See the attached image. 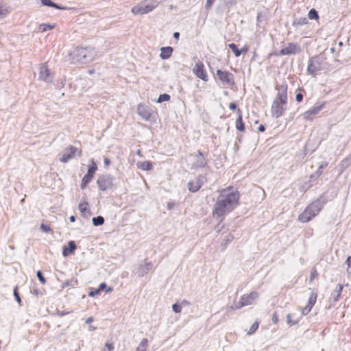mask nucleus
Instances as JSON below:
<instances>
[{
	"label": "nucleus",
	"mask_w": 351,
	"mask_h": 351,
	"mask_svg": "<svg viewBox=\"0 0 351 351\" xmlns=\"http://www.w3.org/2000/svg\"><path fill=\"white\" fill-rule=\"evenodd\" d=\"M240 193L228 186L219 191L214 204L212 215L214 218H223L233 211L239 204Z\"/></svg>",
	"instance_id": "f257e3e1"
},
{
	"label": "nucleus",
	"mask_w": 351,
	"mask_h": 351,
	"mask_svg": "<svg viewBox=\"0 0 351 351\" xmlns=\"http://www.w3.org/2000/svg\"><path fill=\"white\" fill-rule=\"evenodd\" d=\"M276 90L277 93L271 104V114L278 119L283 116L288 108V86L287 84L277 85Z\"/></svg>",
	"instance_id": "f03ea898"
},
{
	"label": "nucleus",
	"mask_w": 351,
	"mask_h": 351,
	"mask_svg": "<svg viewBox=\"0 0 351 351\" xmlns=\"http://www.w3.org/2000/svg\"><path fill=\"white\" fill-rule=\"evenodd\" d=\"M323 205L319 201H315L306 207L304 210L298 216V220L302 223L310 221L322 210Z\"/></svg>",
	"instance_id": "7ed1b4c3"
},
{
	"label": "nucleus",
	"mask_w": 351,
	"mask_h": 351,
	"mask_svg": "<svg viewBox=\"0 0 351 351\" xmlns=\"http://www.w3.org/2000/svg\"><path fill=\"white\" fill-rule=\"evenodd\" d=\"M156 7L154 3H150L148 0H145L133 7L131 11L134 15H143L152 12Z\"/></svg>",
	"instance_id": "20e7f679"
},
{
	"label": "nucleus",
	"mask_w": 351,
	"mask_h": 351,
	"mask_svg": "<svg viewBox=\"0 0 351 351\" xmlns=\"http://www.w3.org/2000/svg\"><path fill=\"white\" fill-rule=\"evenodd\" d=\"M258 297V293L256 291H252L250 293L245 294L242 295L235 306H231L232 309H238L241 308L243 306H248L254 304L255 300Z\"/></svg>",
	"instance_id": "39448f33"
},
{
	"label": "nucleus",
	"mask_w": 351,
	"mask_h": 351,
	"mask_svg": "<svg viewBox=\"0 0 351 351\" xmlns=\"http://www.w3.org/2000/svg\"><path fill=\"white\" fill-rule=\"evenodd\" d=\"M301 51L300 46L294 43H289L287 45L282 47L278 52V56H289L299 53Z\"/></svg>",
	"instance_id": "423d86ee"
},
{
	"label": "nucleus",
	"mask_w": 351,
	"mask_h": 351,
	"mask_svg": "<svg viewBox=\"0 0 351 351\" xmlns=\"http://www.w3.org/2000/svg\"><path fill=\"white\" fill-rule=\"evenodd\" d=\"M326 102L316 103L312 108L304 112L303 118L305 120L312 121L316 115L324 108Z\"/></svg>",
	"instance_id": "0eeeda50"
},
{
	"label": "nucleus",
	"mask_w": 351,
	"mask_h": 351,
	"mask_svg": "<svg viewBox=\"0 0 351 351\" xmlns=\"http://www.w3.org/2000/svg\"><path fill=\"white\" fill-rule=\"evenodd\" d=\"M216 75L219 80L226 86L232 85L234 83V76L232 73L228 71L217 70Z\"/></svg>",
	"instance_id": "6e6552de"
},
{
	"label": "nucleus",
	"mask_w": 351,
	"mask_h": 351,
	"mask_svg": "<svg viewBox=\"0 0 351 351\" xmlns=\"http://www.w3.org/2000/svg\"><path fill=\"white\" fill-rule=\"evenodd\" d=\"M66 150L69 152V153H64L62 158H60L61 162H67L70 159L73 158L75 155H77L79 156H81L82 154V149H80L73 145H69Z\"/></svg>",
	"instance_id": "1a4fd4ad"
},
{
	"label": "nucleus",
	"mask_w": 351,
	"mask_h": 351,
	"mask_svg": "<svg viewBox=\"0 0 351 351\" xmlns=\"http://www.w3.org/2000/svg\"><path fill=\"white\" fill-rule=\"evenodd\" d=\"M193 73L198 77L204 82L208 80V76L205 69V66L202 62H198L195 64L193 69Z\"/></svg>",
	"instance_id": "9d476101"
},
{
	"label": "nucleus",
	"mask_w": 351,
	"mask_h": 351,
	"mask_svg": "<svg viewBox=\"0 0 351 351\" xmlns=\"http://www.w3.org/2000/svg\"><path fill=\"white\" fill-rule=\"evenodd\" d=\"M97 184L99 189L102 191H106L112 185V179L110 176L108 175H101L99 176L97 180Z\"/></svg>",
	"instance_id": "9b49d317"
},
{
	"label": "nucleus",
	"mask_w": 351,
	"mask_h": 351,
	"mask_svg": "<svg viewBox=\"0 0 351 351\" xmlns=\"http://www.w3.org/2000/svg\"><path fill=\"white\" fill-rule=\"evenodd\" d=\"M137 111L139 116L145 121L150 120L154 114L152 109L144 104H140L138 105Z\"/></svg>",
	"instance_id": "f8f14e48"
},
{
	"label": "nucleus",
	"mask_w": 351,
	"mask_h": 351,
	"mask_svg": "<svg viewBox=\"0 0 351 351\" xmlns=\"http://www.w3.org/2000/svg\"><path fill=\"white\" fill-rule=\"evenodd\" d=\"M317 299V293L316 291H312L309 295L308 303L301 309V313L303 315H307L311 309L313 308V306L315 304Z\"/></svg>",
	"instance_id": "ddd939ff"
},
{
	"label": "nucleus",
	"mask_w": 351,
	"mask_h": 351,
	"mask_svg": "<svg viewBox=\"0 0 351 351\" xmlns=\"http://www.w3.org/2000/svg\"><path fill=\"white\" fill-rule=\"evenodd\" d=\"M321 69L320 63L314 59H311L308 65V72L311 75L315 76L318 71H319Z\"/></svg>",
	"instance_id": "4468645a"
},
{
	"label": "nucleus",
	"mask_w": 351,
	"mask_h": 351,
	"mask_svg": "<svg viewBox=\"0 0 351 351\" xmlns=\"http://www.w3.org/2000/svg\"><path fill=\"white\" fill-rule=\"evenodd\" d=\"M92 51L86 48H82L78 50L79 60L82 62H86L88 60H92Z\"/></svg>",
	"instance_id": "2eb2a0df"
},
{
	"label": "nucleus",
	"mask_w": 351,
	"mask_h": 351,
	"mask_svg": "<svg viewBox=\"0 0 351 351\" xmlns=\"http://www.w3.org/2000/svg\"><path fill=\"white\" fill-rule=\"evenodd\" d=\"M235 127L239 132H244L245 130V123L243 120V114L241 109H237V119L235 122Z\"/></svg>",
	"instance_id": "dca6fc26"
},
{
	"label": "nucleus",
	"mask_w": 351,
	"mask_h": 351,
	"mask_svg": "<svg viewBox=\"0 0 351 351\" xmlns=\"http://www.w3.org/2000/svg\"><path fill=\"white\" fill-rule=\"evenodd\" d=\"M202 186L200 179L191 180L188 184V189L191 192L195 193L199 190Z\"/></svg>",
	"instance_id": "f3484780"
},
{
	"label": "nucleus",
	"mask_w": 351,
	"mask_h": 351,
	"mask_svg": "<svg viewBox=\"0 0 351 351\" xmlns=\"http://www.w3.org/2000/svg\"><path fill=\"white\" fill-rule=\"evenodd\" d=\"M343 286L341 284L337 285L335 290L331 293V298L333 302H337L340 299Z\"/></svg>",
	"instance_id": "a211bd4d"
},
{
	"label": "nucleus",
	"mask_w": 351,
	"mask_h": 351,
	"mask_svg": "<svg viewBox=\"0 0 351 351\" xmlns=\"http://www.w3.org/2000/svg\"><path fill=\"white\" fill-rule=\"evenodd\" d=\"M76 249V245L73 241H71L68 243V247H63V256H67L70 254H73Z\"/></svg>",
	"instance_id": "6ab92c4d"
},
{
	"label": "nucleus",
	"mask_w": 351,
	"mask_h": 351,
	"mask_svg": "<svg viewBox=\"0 0 351 351\" xmlns=\"http://www.w3.org/2000/svg\"><path fill=\"white\" fill-rule=\"evenodd\" d=\"M50 71L47 65L43 66L40 72V78L45 82H48L50 77Z\"/></svg>",
	"instance_id": "aec40b11"
},
{
	"label": "nucleus",
	"mask_w": 351,
	"mask_h": 351,
	"mask_svg": "<svg viewBox=\"0 0 351 351\" xmlns=\"http://www.w3.org/2000/svg\"><path fill=\"white\" fill-rule=\"evenodd\" d=\"M160 51V58L162 59H167L171 57L173 53V48L171 47H162Z\"/></svg>",
	"instance_id": "412c9836"
},
{
	"label": "nucleus",
	"mask_w": 351,
	"mask_h": 351,
	"mask_svg": "<svg viewBox=\"0 0 351 351\" xmlns=\"http://www.w3.org/2000/svg\"><path fill=\"white\" fill-rule=\"evenodd\" d=\"M97 170V166L95 162L92 160L91 165L89 166L88 171L86 175L93 179L94 176Z\"/></svg>",
	"instance_id": "4be33fe9"
},
{
	"label": "nucleus",
	"mask_w": 351,
	"mask_h": 351,
	"mask_svg": "<svg viewBox=\"0 0 351 351\" xmlns=\"http://www.w3.org/2000/svg\"><path fill=\"white\" fill-rule=\"evenodd\" d=\"M97 170V166L95 162L92 160L91 165L89 166L88 171L86 175L93 179L94 176Z\"/></svg>",
	"instance_id": "5701e85b"
},
{
	"label": "nucleus",
	"mask_w": 351,
	"mask_h": 351,
	"mask_svg": "<svg viewBox=\"0 0 351 351\" xmlns=\"http://www.w3.org/2000/svg\"><path fill=\"white\" fill-rule=\"evenodd\" d=\"M137 166L139 169L144 171H149L153 169L152 163L149 161H143L138 162Z\"/></svg>",
	"instance_id": "b1692460"
},
{
	"label": "nucleus",
	"mask_w": 351,
	"mask_h": 351,
	"mask_svg": "<svg viewBox=\"0 0 351 351\" xmlns=\"http://www.w3.org/2000/svg\"><path fill=\"white\" fill-rule=\"evenodd\" d=\"M148 346V340L147 339H143L140 342L138 346L136 348V351H147V348Z\"/></svg>",
	"instance_id": "393cba45"
},
{
	"label": "nucleus",
	"mask_w": 351,
	"mask_h": 351,
	"mask_svg": "<svg viewBox=\"0 0 351 351\" xmlns=\"http://www.w3.org/2000/svg\"><path fill=\"white\" fill-rule=\"evenodd\" d=\"M55 27H56L55 25H49V24L43 23V24H41L39 25L38 30L40 32H47V30L53 29Z\"/></svg>",
	"instance_id": "a878e982"
},
{
	"label": "nucleus",
	"mask_w": 351,
	"mask_h": 351,
	"mask_svg": "<svg viewBox=\"0 0 351 351\" xmlns=\"http://www.w3.org/2000/svg\"><path fill=\"white\" fill-rule=\"evenodd\" d=\"M92 178L88 176L87 175H84V176L82 178V182H81V189H85L88 184L92 181Z\"/></svg>",
	"instance_id": "bb28decb"
},
{
	"label": "nucleus",
	"mask_w": 351,
	"mask_h": 351,
	"mask_svg": "<svg viewBox=\"0 0 351 351\" xmlns=\"http://www.w3.org/2000/svg\"><path fill=\"white\" fill-rule=\"evenodd\" d=\"M79 210L82 215H85V213L89 210V204L87 202H83L79 205Z\"/></svg>",
	"instance_id": "cd10ccee"
},
{
	"label": "nucleus",
	"mask_w": 351,
	"mask_h": 351,
	"mask_svg": "<svg viewBox=\"0 0 351 351\" xmlns=\"http://www.w3.org/2000/svg\"><path fill=\"white\" fill-rule=\"evenodd\" d=\"M228 47L233 51L236 57H239L241 55V51H240L237 45H235L234 43L229 44Z\"/></svg>",
	"instance_id": "c85d7f7f"
},
{
	"label": "nucleus",
	"mask_w": 351,
	"mask_h": 351,
	"mask_svg": "<svg viewBox=\"0 0 351 351\" xmlns=\"http://www.w3.org/2000/svg\"><path fill=\"white\" fill-rule=\"evenodd\" d=\"M40 1L44 5H47V6L55 8L60 9V10L64 9V8H62V7L58 5L57 4L53 3L51 0H40Z\"/></svg>",
	"instance_id": "c756f323"
},
{
	"label": "nucleus",
	"mask_w": 351,
	"mask_h": 351,
	"mask_svg": "<svg viewBox=\"0 0 351 351\" xmlns=\"http://www.w3.org/2000/svg\"><path fill=\"white\" fill-rule=\"evenodd\" d=\"M318 276H319V274L317 272L316 267H313L311 269V272H310V278H309L310 282H312L315 278H317L318 277Z\"/></svg>",
	"instance_id": "7c9ffc66"
},
{
	"label": "nucleus",
	"mask_w": 351,
	"mask_h": 351,
	"mask_svg": "<svg viewBox=\"0 0 351 351\" xmlns=\"http://www.w3.org/2000/svg\"><path fill=\"white\" fill-rule=\"evenodd\" d=\"M93 225L95 226L103 225L104 223V219L101 216H98L93 219Z\"/></svg>",
	"instance_id": "2f4dec72"
},
{
	"label": "nucleus",
	"mask_w": 351,
	"mask_h": 351,
	"mask_svg": "<svg viewBox=\"0 0 351 351\" xmlns=\"http://www.w3.org/2000/svg\"><path fill=\"white\" fill-rule=\"evenodd\" d=\"M308 23V20L305 17L300 18L293 21V25H304Z\"/></svg>",
	"instance_id": "473e14b6"
},
{
	"label": "nucleus",
	"mask_w": 351,
	"mask_h": 351,
	"mask_svg": "<svg viewBox=\"0 0 351 351\" xmlns=\"http://www.w3.org/2000/svg\"><path fill=\"white\" fill-rule=\"evenodd\" d=\"M287 324L289 326H293V325L297 324L299 322V320L298 319H293L292 318V315L291 314H288L287 315Z\"/></svg>",
	"instance_id": "72a5a7b5"
},
{
	"label": "nucleus",
	"mask_w": 351,
	"mask_h": 351,
	"mask_svg": "<svg viewBox=\"0 0 351 351\" xmlns=\"http://www.w3.org/2000/svg\"><path fill=\"white\" fill-rule=\"evenodd\" d=\"M258 326H259V322H254L250 328V329L247 332V334L252 335L253 333H254L258 330Z\"/></svg>",
	"instance_id": "f704fd0d"
},
{
	"label": "nucleus",
	"mask_w": 351,
	"mask_h": 351,
	"mask_svg": "<svg viewBox=\"0 0 351 351\" xmlns=\"http://www.w3.org/2000/svg\"><path fill=\"white\" fill-rule=\"evenodd\" d=\"M308 16L311 20L319 19L317 12L315 9H311L309 11Z\"/></svg>",
	"instance_id": "c9c22d12"
},
{
	"label": "nucleus",
	"mask_w": 351,
	"mask_h": 351,
	"mask_svg": "<svg viewBox=\"0 0 351 351\" xmlns=\"http://www.w3.org/2000/svg\"><path fill=\"white\" fill-rule=\"evenodd\" d=\"M170 99V95L167 94V93H164V94H162L159 96L158 99V103H161V102H163V101H167Z\"/></svg>",
	"instance_id": "e433bc0d"
},
{
	"label": "nucleus",
	"mask_w": 351,
	"mask_h": 351,
	"mask_svg": "<svg viewBox=\"0 0 351 351\" xmlns=\"http://www.w3.org/2000/svg\"><path fill=\"white\" fill-rule=\"evenodd\" d=\"M40 229L45 232H52V229L51 228V227L45 223H42L40 225Z\"/></svg>",
	"instance_id": "4c0bfd02"
},
{
	"label": "nucleus",
	"mask_w": 351,
	"mask_h": 351,
	"mask_svg": "<svg viewBox=\"0 0 351 351\" xmlns=\"http://www.w3.org/2000/svg\"><path fill=\"white\" fill-rule=\"evenodd\" d=\"M14 295L16 300V301L18 302V303L19 304H21V299L19 296V291H18V287H16L14 289Z\"/></svg>",
	"instance_id": "58836bf2"
},
{
	"label": "nucleus",
	"mask_w": 351,
	"mask_h": 351,
	"mask_svg": "<svg viewBox=\"0 0 351 351\" xmlns=\"http://www.w3.org/2000/svg\"><path fill=\"white\" fill-rule=\"evenodd\" d=\"M36 276L38 277V278L39 279L40 282L43 284V285H45L46 283V279L45 278V277L43 276L42 273L40 271H38L37 273H36Z\"/></svg>",
	"instance_id": "ea45409f"
},
{
	"label": "nucleus",
	"mask_w": 351,
	"mask_h": 351,
	"mask_svg": "<svg viewBox=\"0 0 351 351\" xmlns=\"http://www.w3.org/2000/svg\"><path fill=\"white\" fill-rule=\"evenodd\" d=\"M9 12V10L0 4V16H5Z\"/></svg>",
	"instance_id": "a19ab883"
},
{
	"label": "nucleus",
	"mask_w": 351,
	"mask_h": 351,
	"mask_svg": "<svg viewBox=\"0 0 351 351\" xmlns=\"http://www.w3.org/2000/svg\"><path fill=\"white\" fill-rule=\"evenodd\" d=\"M346 263L348 266L347 272L351 274V256H348L346 261Z\"/></svg>",
	"instance_id": "79ce46f5"
},
{
	"label": "nucleus",
	"mask_w": 351,
	"mask_h": 351,
	"mask_svg": "<svg viewBox=\"0 0 351 351\" xmlns=\"http://www.w3.org/2000/svg\"><path fill=\"white\" fill-rule=\"evenodd\" d=\"M172 308L175 313H180L182 310L180 305L178 304H174L172 306Z\"/></svg>",
	"instance_id": "37998d69"
},
{
	"label": "nucleus",
	"mask_w": 351,
	"mask_h": 351,
	"mask_svg": "<svg viewBox=\"0 0 351 351\" xmlns=\"http://www.w3.org/2000/svg\"><path fill=\"white\" fill-rule=\"evenodd\" d=\"M105 346L108 351H112L114 350V346L112 342H106Z\"/></svg>",
	"instance_id": "c03bdc74"
},
{
	"label": "nucleus",
	"mask_w": 351,
	"mask_h": 351,
	"mask_svg": "<svg viewBox=\"0 0 351 351\" xmlns=\"http://www.w3.org/2000/svg\"><path fill=\"white\" fill-rule=\"evenodd\" d=\"M99 293H100L99 289H95V290L91 291L88 293V295H89V296H91V297H94V296H95V295H97Z\"/></svg>",
	"instance_id": "a18cd8bd"
},
{
	"label": "nucleus",
	"mask_w": 351,
	"mask_h": 351,
	"mask_svg": "<svg viewBox=\"0 0 351 351\" xmlns=\"http://www.w3.org/2000/svg\"><path fill=\"white\" fill-rule=\"evenodd\" d=\"M295 99L298 102H301L303 99V95L302 93H298Z\"/></svg>",
	"instance_id": "49530a36"
},
{
	"label": "nucleus",
	"mask_w": 351,
	"mask_h": 351,
	"mask_svg": "<svg viewBox=\"0 0 351 351\" xmlns=\"http://www.w3.org/2000/svg\"><path fill=\"white\" fill-rule=\"evenodd\" d=\"M215 0H207L206 6L207 8H209L211 7V5L213 4Z\"/></svg>",
	"instance_id": "de8ad7c7"
},
{
	"label": "nucleus",
	"mask_w": 351,
	"mask_h": 351,
	"mask_svg": "<svg viewBox=\"0 0 351 351\" xmlns=\"http://www.w3.org/2000/svg\"><path fill=\"white\" fill-rule=\"evenodd\" d=\"M229 108L231 110H235L237 109V104L234 102L230 103L229 105Z\"/></svg>",
	"instance_id": "09e8293b"
},
{
	"label": "nucleus",
	"mask_w": 351,
	"mask_h": 351,
	"mask_svg": "<svg viewBox=\"0 0 351 351\" xmlns=\"http://www.w3.org/2000/svg\"><path fill=\"white\" fill-rule=\"evenodd\" d=\"M106 287V285L105 282H102L99 285L98 289H99V291L104 289Z\"/></svg>",
	"instance_id": "8fccbe9b"
},
{
	"label": "nucleus",
	"mask_w": 351,
	"mask_h": 351,
	"mask_svg": "<svg viewBox=\"0 0 351 351\" xmlns=\"http://www.w3.org/2000/svg\"><path fill=\"white\" fill-rule=\"evenodd\" d=\"M247 51H248V47L247 45L243 46L241 48V49L240 50V51H241V53H246V52H247Z\"/></svg>",
	"instance_id": "3c124183"
},
{
	"label": "nucleus",
	"mask_w": 351,
	"mask_h": 351,
	"mask_svg": "<svg viewBox=\"0 0 351 351\" xmlns=\"http://www.w3.org/2000/svg\"><path fill=\"white\" fill-rule=\"evenodd\" d=\"M278 317L276 315V314H274L272 317V321L274 323L276 324L278 322Z\"/></svg>",
	"instance_id": "603ef678"
},
{
	"label": "nucleus",
	"mask_w": 351,
	"mask_h": 351,
	"mask_svg": "<svg viewBox=\"0 0 351 351\" xmlns=\"http://www.w3.org/2000/svg\"><path fill=\"white\" fill-rule=\"evenodd\" d=\"M110 163V161L108 158H104V164L106 166H108Z\"/></svg>",
	"instance_id": "864d4df0"
},
{
	"label": "nucleus",
	"mask_w": 351,
	"mask_h": 351,
	"mask_svg": "<svg viewBox=\"0 0 351 351\" xmlns=\"http://www.w3.org/2000/svg\"><path fill=\"white\" fill-rule=\"evenodd\" d=\"M93 322V318L92 317L87 318V319L86 320V324H90Z\"/></svg>",
	"instance_id": "5fc2aeb1"
},
{
	"label": "nucleus",
	"mask_w": 351,
	"mask_h": 351,
	"mask_svg": "<svg viewBox=\"0 0 351 351\" xmlns=\"http://www.w3.org/2000/svg\"><path fill=\"white\" fill-rule=\"evenodd\" d=\"M258 131L259 132H264L265 131V127L263 125H261L258 127Z\"/></svg>",
	"instance_id": "6e6d98bb"
},
{
	"label": "nucleus",
	"mask_w": 351,
	"mask_h": 351,
	"mask_svg": "<svg viewBox=\"0 0 351 351\" xmlns=\"http://www.w3.org/2000/svg\"><path fill=\"white\" fill-rule=\"evenodd\" d=\"M175 38L178 39L180 36V34L178 32H175L173 34Z\"/></svg>",
	"instance_id": "4d7b16f0"
},
{
	"label": "nucleus",
	"mask_w": 351,
	"mask_h": 351,
	"mask_svg": "<svg viewBox=\"0 0 351 351\" xmlns=\"http://www.w3.org/2000/svg\"><path fill=\"white\" fill-rule=\"evenodd\" d=\"M70 221H71V222H74V221H75V217H74V216H71V217H70Z\"/></svg>",
	"instance_id": "13d9d810"
},
{
	"label": "nucleus",
	"mask_w": 351,
	"mask_h": 351,
	"mask_svg": "<svg viewBox=\"0 0 351 351\" xmlns=\"http://www.w3.org/2000/svg\"><path fill=\"white\" fill-rule=\"evenodd\" d=\"M112 291V288L111 287H108L107 289H106V292L108 293V292H111Z\"/></svg>",
	"instance_id": "bf43d9fd"
}]
</instances>
